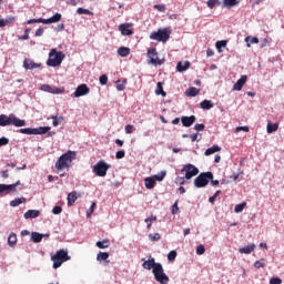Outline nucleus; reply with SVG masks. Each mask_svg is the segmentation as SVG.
<instances>
[{
	"mask_svg": "<svg viewBox=\"0 0 284 284\" xmlns=\"http://www.w3.org/2000/svg\"><path fill=\"white\" fill-rule=\"evenodd\" d=\"M77 159V152L68 151L62 154L55 162V170L61 172V170H68L72 165V162Z\"/></svg>",
	"mask_w": 284,
	"mask_h": 284,
	"instance_id": "f257e3e1",
	"label": "nucleus"
},
{
	"mask_svg": "<svg viewBox=\"0 0 284 284\" xmlns=\"http://www.w3.org/2000/svg\"><path fill=\"white\" fill-rule=\"evenodd\" d=\"M7 125H14V128H23L26 125V120L17 118L13 113L0 114V128H7Z\"/></svg>",
	"mask_w": 284,
	"mask_h": 284,
	"instance_id": "f03ea898",
	"label": "nucleus"
},
{
	"mask_svg": "<svg viewBox=\"0 0 284 284\" xmlns=\"http://www.w3.org/2000/svg\"><path fill=\"white\" fill-rule=\"evenodd\" d=\"M63 59H65V54H63V52H58L57 49H52L49 53L47 65L50 68H59V65L63 63Z\"/></svg>",
	"mask_w": 284,
	"mask_h": 284,
	"instance_id": "7ed1b4c3",
	"label": "nucleus"
},
{
	"mask_svg": "<svg viewBox=\"0 0 284 284\" xmlns=\"http://www.w3.org/2000/svg\"><path fill=\"white\" fill-rule=\"evenodd\" d=\"M70 255H68V251L60 250L58 251L52 257L51 261H53V270H59L65 261H70Z\"/></svg>",
	"mask_w": 284,
	"mask_h": 284,
	"instance_id": "20e7f679",
	"label": "nucleus"
},
{
	"mask_svg": "<svg viewBox=\"0 0 284 284\" xmlns=\"http://www.w3.org/2000/svg\"><path fill=\"white\" fill-rule=\"evenodd\" d=\"M152 273H153L155 281L159 284L170 283V277L165 274V271L163 270L162 264H156L155 267L153 268Z\"/></svg>",
	"mask_w": 284,
	"mask_h": 284,
	"instance_id": "39448f33",
	"label": "nucleus"
},
{
	"mask_svg": "<svg viewBox=\"0 0 284 284\" xmlns=\"http://www.w3.org/2000/svg\"><path fill=\"white\" fill-rule=\"evenodd\" d=\"M152 273H153L155 281L159 284L170 283V277L165 274V271L163 270L162 264H156L155 267L153 268Z\"/></svg>",
	"mask_w": 284,
	"mask_h": 284,
	"instance_id": "423d86ee",
	"label": "nucleus"
},
{
	"mask_svg": "<svg viewBox=\"0 0 284 284\" xmlns=\"http://www.w3.org/2000/svg\"><path fill=\"white\" fill-rule=\"evenodd\" d=\"M170 34H172V32L168 29H159L158 31H153L150 34V39L152 41H160L162 43H166V41H170Z\"/></svg>",
	"mask_w": 284,
	"mask_h": 284,
	"instance_id": "0eeeda50",
	"label": "nucleus"
},
{
	"mask_svg": "<svg viewBox=\"0 0 284 284\" xmlns=\"http://www.w3.org/2000/svg\"><path fill=\"white\" fill-rule=\"evenodd\" d=\"M214 179V173L212 172H203L194 180L195 187H206L209 185L210 181Z\"/></svg>",
	"mask_w": 284,
	"mask_h": 284,
	"instance_id": "6e6552de",
	"label": "nucleus"
},
{
	"mask_svg": "<svg viewBox=\"0 0 284 284\" xmlns=\"http://www.w3.org/2000/svg\"><path fill=\"white\" fill-rule=\"evenodd\" d=\"M111 165L105 163V161L100 160L97 162V164L93 166V172L95 173V176H106L108 170H110Z\"/></svg>",
	"mask_w": 284,
	"mask_h": 284,
	"instance_id": "1a4fd4ad",
	"label": "nucleus"
},
{
	"mask_svg": "<svg viewBox=\"0 0 284 284\" xmlns=\"http://www.w3.org/2000/svg\"><path fill=\"white\" fill-rule=\"evenodd\" d=\"M181 172H185V179L190 180V179L199 175V168H196L193 164H186V165L183 166Z\"/></svg>",
	"mask_w": 284,
	"mask_h": 284,
	"instance_id": "9d476101",
	"label": "nucleus"
},
{
	"mask_svg": "<svg viewBox=\"0 0 284 284\" xmlns=\"http://www.w3.org/2000/svg\"><path fill=\"white\" fill-rule=\"evenodd\" d=\"M20 183L21 181L13 184H0V194H10L11 192H17V185Z\"/></svg>",
	"mask_w": 284,
	"mask_h": 284,
	"instance_id": "9b49d317",
	"label": "nucleus"
},
{
	"mask_svg": "<svg viewBox=\"0 0 284 284\" xmlns=\"http://www.w3.org/2000/svg\"><path fill=\"white\" fill-rule=\"evenodd\" d=\"M148 57H149L150 63H152V65H161L162 62L159 59V52H156V49H149Z\"/></svg>",
	"mask_w": 284,
	"mask_h": 284,
	"instance_id": "f8f14e48",
	"label": "nucleus"
},
{
	"mask_svg": "<svg viewBox=\"0 0 284 284\" xmlns=\"http://www.w3.org/2000/svg\"><path fill=\"white\" fill-rule=\"evenodd\" d=\"M85 94H90V88L88 87V84L78 85V88L73 92V97H75V99H79V97H85Z\"/></svg>",
	"mask_w": 284,
	"mask_h": 284,
	"instance_id": "ddd939ff",
	"label": "nucleus"
},
{
	"mask_svg": "<svg viewBox=\"0 0 284 284\" xmlns=\"http://www.w3.org/2000/svg\"><path fill=\"white\" fill-rule=\"evenodd\" d=\"M40 90H42V92H49L50 94H63V89L49 84H43Z\"/></svg>",
	"mask_w": 284,
	"mask_h": 284,
	"instance_id": "4468645a",
	"label": "nucleus"
},
{
	"mask_svg": "<svg viewBox=\"0 0 284 284\" xmlns=\"http://www.w3.org/2000/svg\"><path fill=\"white\" fill-rule=\"evenodd\" d=\"M181 121H182V125L184 128H192V125H194V123H196V116L195 115L182 116Z\"/></svg>",
	"mask_w": 284,
	"mask_h": 284,
	"instance_id": "2eb2a0df",
	"label": "nucleus"
},
{
	"mask_svg": "<svg viewBox=\"0 0 284 284\" xmlns=\"http://www.w3.org/2000/svg\"><path fill=\"white\" fill-rule=\"evenodd\" d=\"M130 23H122L119 26V30L123 37H131V34H134V31L130 29Z\"/></svg>",
	"mask_w": 284,
	"mask_h": 284,
	"instance_id": "dca6fc26",
	"label": "nucleus"
},
{
	"mask_svg": "<svg viewBox=\"0 0 284 284\" xmlns=\"http://www.w3.org/2000/svg\"><path fill=\"white\" fill-rule=\"evenodd\" d=\"M161 263H156L154 257H150L148 261H144V263L142 264V267L144 270H152V272H154V267H156V265H160Z\"/></svg>",
	"mask_w": 284,
	"mask_h": 284,
	"instance_id": "f3484780",
	"label": "nucleus"
},
{
	"mask_svg": "<svg viewBox=\"0 0 284 284\" xmlns=\"http://www.w3.org/2000/svg\"><path fill=\"white\" fill-rule=\"evenodd\" d=\"M245 83H247V75H242L241 79H239L235 82L233 90L241 92V90H243V85H245Z\"/></svg>",
	"mask_w": 284,
	"mask_h": 284,
	"instance_id": "a211bd4d",
	"label": "nucleus"
},
{
	"mask_svg": "<svg viewBox=\"0 0 284 284\" xmlns=\"http://www.w3.org/2000/svg\"><path fill=\"white\" fill-rule=\"evenodd\" d=\"M23 68L26 70H37V68H41V64L40 63H36L32 60L24 59Z\"/></svg>",
	"mask_w": 284,
	"mask_h": 284,
	"instance_id": "6ab92c4d",
	"label": "nucleus"
},
{
	"mask_svg": "<svg viewBox=\"0 0 284 284\" xmlns=\"http://www.w3.org/2000/svg\"><path fill=\"white\" fill-rule=\"evenodd\" d=\"M61 13H55L53 17L49 19H43L44 26H50V23H59L61 21Z\"/></svg>",
	"mask_w": 284,
	"mask_h": 284,
	"instance_id": "aec40b11",
	"label": "nucleus"
},
{
	"mask_svg": "<svg viewBox=\"0 0 284 284\" xmlns=\"http://www.w3.org/2000/svg\"><path fill=\"white\" fill-rule=\"evenodd\" d=\"M144 185H145L146 190H154V187L156 186V181L154 180L153 176L145 178Z\"/></svg>",
	"mask_w": 284,
	"mask_h": 284,
	"instance_id": "412c9836",
	"label": "nucleus"
},
{
	"mask_svg": "<svg viewBox=\"0 0 284 284\" xmlns=\"http://www.w3.org/2000/svg\"><path fill=\"white\" fill-rule=\"evenodd\" d=\"M254 250H256V245L251 244V245L239 248V252H240V254H252V252H254Z\"/></svg>",
	"mask_w": 284,
	"mask_h": 284,
	"instance_id": "4be33fe9",
	"label": "nucleus"
},
{
	"mask_svg": "<svg viewBox=\"0 0 284 284\" xmlns=\"http://www.w3.org/2000/svg\"><path fill=\"white\" fill-rule=\"evenodd\" d=\"M77 191H72L71 193L68 194V205L69 207H72L74 203H77Z\"/></svg>",
	"mask_w": 284,
	"mask_h": 284,
	"instance_id": "5701e85b",
	"label": "nucleus"
},
{
	"mask_svg": "<svg viewBox=\"0 0 284 284\" xmlns=\"http://www.w3.org/2000/svg\"><path fill=\"white\" fill-rule=\"evenodd\" d=\"M40 214L41 212L37 210H29L24 213V219H37Z\"/></svg>",
	"mask_w": 284,
	"mask_h": 284,
	"instance_id": "b1692460",
	"label": "nucleus"
},
{
	"mask_svg": "<svg viewBox=\"0 0 284 284\" xmlns=\"http://www.w3.org/2000/svg\"><path fill=\"white\" fill-rule=\"evenodd\" d=\"M216 152H221V146L219 145H213L204 152L205 156H211V154H216Z\"/></svg>",
	"mask_w": 284,
	"mask_h": 284,
	"instance_id": "393cba45",
	"label": "nucleus"
},
{
	"mask_svg": "<svg viewBox=\"0 0 284 284\" xmlns=\"http://www.w3.org/2000/svg\"><path fill=\"white\" fill-rule=\"evenodd\" d=\"M95 245L99 250H106V247H110V240L105 239L103 241H98Z\"/></svg>",
	"mask_w": 284,
	"mask_h": 284,
	"instance_id": "a878e982",
	"label": "nucleus"
},
{
	"mask_svg": "<svg viewBox=\"0 0 284 284\" xmlns=\"http://www.w3.org/2000/svg\"><path fill=\"white\" fill-rule=\"evenodd\" d=\"M190 68V61H185L183 62H179L176 65V70L178 72H185V70H187Z\"/></svg>",
	"mask_w": 284,
	"mask_h": 284,
	"instance_id": "bb28decb",
	"label": "nucleus"
},
{
	"mask_svg": "<svg viewBox=\"0 0 284 284\" xmlns=\"http://www.w3.org/2000/svg\"><path fill=\"white\" fill-rule=\"evenodd\" d=\"M277 130H278V123H272V122L267 123L266 132L268 134H272V133L276 132Z\"/></svg>",
	"mask_w": 284,
	"mask_h": 284,
	"instance_id": "cd10ccee",
	"label": "nucleus"
},
{
	"mask_svg": "<svg viewBox=\"0 0 284 284\" xmlns=\"http://www.w3.org/2000/svg\"><path fill=\"white\" fill-rule=\"evenodd\" d=\"M201 92L196 87H191L185 91L186 97H196Z\"/></svg>",
	"mask_w": 284,
	"mask_h": 284,
	"instance_id": "c85d7f7f",
	"label": "nucleus"
},
{
	"mask_svg": "<svg viewBox=\"0 0 284 284\" xmlns=\"http://www.w3.org/2000/svg\"><path fill=\"white\" fill-rule=\"evenodd\" d=\"M34 131V134H48V132L50 131V130H52V128H50V126H39V128H37V129H33Z\"/></svg>",
	"mask_w": 284,
	"mask_h": 284,
	"instance_id": "c756f323",
	"label": "nucleus"
},
{
	"mask_svg": "<svg viewBox=\"0 0 284 284\" xmlns=\"http://www.w3.org/2000/svg\"><path fill=\"white\" fill-rule=\"evenodd\" d=\"M202 110H212L214 108V103L211 100H204L200 103Z\"/></svg>",
	"mask_w": 284,
	"mask_h": 284,
	"instance_id": "7c9ffc66",
	"label": "nucleus"
},
{
	"mask_svg": "<svg viewBox=\"0 0 284 284\" xmlns=\"http://www.w3.org/2000/svg\"><path fill=\"white\" fill-rule=\"evenodd\" d=\"M118 54H119V57H129L130 48H128V47H120L118 49Z\"/></svg>",
	"mask_w": 284,
	"mask_h": 284,
	"instance_id": "2f4dec72",
	"label": "nucleus"
},
{
	"mask_svg": "<svg viewBox=\"0 0 284 284\" xmlns=\"http://www.w3.org/2000/svg\"><path fill=\"white\" fill-rule=\"evenodd\" d=\"M225 8H234V6H239L241 0H223Z\"/></svg>",
	"mask_w": 284,
	"mask_h": 284,
	"instance_id": "473e14b6",
	"label": "nucleus"
},
{
	"mask_svg": "<svg viewBox=\"0 0 284 284\" xmlns=\"http://www.w3.org/2000/svg\"><path fill=\"white\" fill-rule=\"evenodd\" d=\"M21 203H26V197H18L16 200H12L10 202V206L11 207H19V205H21Z\"/></svg>",
	"mask_w": 284,
	"mask_h": 284,
	"instance_id": "72a5a7b5",
	"label": "nucleus"
},
{
	"mask_svg": "<svg viewBox=\"0 0 284 284\" xmlns=\"http://www.w3.org/2000/svg\"><path fill=\"white\" fill-rule=\"evenodd\" d=\"M8 245L10 247H14V245H17V234L10 233V235L8 237Z\"/></svg>",
	"mask_w": 284,
	"mask_h": 284,
	"instance_id": "f704fd0d",
	"label": "nucleus"
},
{
	"mask_svg": "<svg viewBox=\"0 0 284 284\" xmlns=\"http://www.w3.org/2000/svg\"><path fill=\"white\" fill-rule=\"evenodd\" d=\"M31 240L33 241V243H41V241H43V235H41V233L33 232L31 234Z\"/></svg>",
	"mask_w": 284,
	"mask_h": 284,
	"instance_id": "c9c22d12",
	"label": "nucleus"
},
{
	"mask_svg": "<svg viewBox=\"0 0 284 284\" xmlns=\"http://www.w3.org/2000/svg\"><path fill=\"white\" fill-rule=\"evenodd\" d=\"M108 258H110V253L108 252H100L97 255V261H99L101 263V261H108Z\"/></svg>",
	"mask_w": 284,
	"mask_h": 284,
	"instance_id": "e433bc0d",
	"label": "nucleus"
},
{
	"mask_svg": "<svg viewBox=\"0 0 284 284\" xmlns=\"http://www.w3.org/2000/svg\"><path fill=\"white\" fill-rule=\"evenodd\" d=\"M155 94H161L162 97H166L168 93L163 91V82H158Z\"/></svg>",
	"mask_w": 284,
	"mask_h": 284,
	"instance_id": "4c0bfd02",
	"label": "nucleus"
},
{
	"mask_svg": "<svg viewBox=\"0 0 284 284\" xmlns=\"http://www.w3.org/2000/svg\"><path fill=\"white\" fill-rule=\"evenodd\" d=\"M128 83L126 80H123L121 82V80L116 81V90H119V92H123V90H125V84Z\"/></svg>",
	"mask_w": 284,
	"mask_h": 284,
	"instance_id": "58836bf2",
	"label": "nucleus"
},
{
	"mask_svg": "<svg viewBox=\"0 0 284 284\" xmlns=\"http://www.w3.org/2000/svg\"><path fill=\"white\" fill-rule=\"evenodd\" d=\"M165 176H168V172L161 171L159 174L153 175V179H154V181H163V179H165Z\"/></svg>",
	"mask_w": 284,
	"mask_h": 284,
	"instance_id": "ea45409f",
	"label": "nucleus"
},
{
	"mask_svg": "<svg viewBox=\"0 0 284 284\" xmlns=\"http://www.w3.org/2000/svg\"><path fill=\"white\" fill-rule=\"evenodd\" d=\"M206 6H207V8L213 10V8H216V6H221V1H219V0H209L206 2Z\"/></svg>",
	"mask_w": 284,
	"mask_h": 284,
	"instance_id": "a19ab883",
	"label": "nucleus"
},
{
	"mask_svg": "<svg viewBox=\"0 0 284 284\" xmlns=\"http://www.w3.org/2000/svg\"><path fill=\"white\" fill-rule=\"evenodd\" d=\"M247 205V203L243 202L241 204L235 205L234 212L236 214L241 213L243 210H245V206Z\"/></svg>",
	"mask_w": 284,
	"mask_h": 284,
	"instance_id": "79ce46f5",
	"label": "nucleus"
},
{
	"mask_svg": "<svg viewBox=\"0 0 284 284\" xmlns=\"http://www.w3.org/2000/svg\"><path fill=\"white\" fill-rule=\"evenodd\" d=\"M77 13L78 14H89L92 17V14H94L92 11H90L89 9H83V8H78L77 9Z\"/></svg>",
	"mask_w": 284,
	"mask_h": 284,
	"instance_id": "37998d69",
	"label": "nucleus"
},
{
	"mask_svg": "<svg viewBox=\"0 0 284 284\" xmlns=\"http://www.w3.org/2000/svg\"><path fill=\"white\" fill-rule=\"evenodd\" d=\"M245 41L247 43V48H251V43H258V38L246 37Z\"/></svg>",
	"mask_w": 284,
	"mask_h": 284,
	"instance_id": "c03bdc74",
	"label": "nucleus"
},
{
	"mask_svg": "<svg viewBox=\"0 0 284 284\" xmlns=\"http://www.w3.org/2000/svg\"><path fill=\"white\" fill-rule=\"evenodd\" d=\"M227 41L221 40L215 43V47L217 48L219 52H221V48H226Z\"/></svg>",
	"mask_w": 284,
	"mask_h": 284,
	"instance_id": "a18cd8bd",
	"label": "nucleus"
},
{
	"mask_svg": "<svg viewBox=\"0 0 284 284\" xmlns=\"http://www.w3.org/2000/svg\"><path fill=\"white\" fill-rule=\"evenodd\" d=\"M254 267H256V270H261V267H265V258H262L260 261H256L254 263Z\"/></svg>",
	"mask_w": 284,
	"mask_h": 284,
	"instance_id": "49530a36",
	"label": "nucleus"
},
{
	"mask_svg": "<svg viewBox=\"0 0 284 284\" xmlns=\"http://www.w3.org/2000/svg\"><path fill=\"white\" fill-rule=\"evenodd\" d=\"M19 132L20 134H34V129L32 128L20 129Z\"/></svg>",
	"mask_w": 284,
	"mask_h": 284,
	"instance_id": "de8ad7c7",
	"label": "nucleus"
},
{
	"mask_svg": "<svg viewBox=\"0 0 284 284\" xmlns=\"http://www.w3.org/2000/svg\"><path fill=\"white\" fill-rule=\"evenodd\" d=\"M196 254L197 256H202V254H205V246L200 244L197 247H196Z\"/></svg>",
	"mask_w": 284,
	"mask_h": 284,
	"instance_id": "09e8293b",
	"label": "nucleus"
},
{
	"mask_svg": "<svg viewBox=\"0 0 284 284\" xmlns=\"http://www.w3.org/2000/svg\"><path fill=\"white\" fill-rule=\"evenodd\" d=\"M134 125H132V124H128V125H125V128H124V132H125V134H132L133 132H134Z\"/></svg>",
	"mask_w": 284,
	"mask_h": 284,
	"instance_id": "8fccbe9b",
	"label": "nucleus"
},
{
	"mask_svg": "<svg viewBox=\"0 0 284 284\" xmlns=\"http://www.w3.org/2000/svg\"><path fill=\"white\" fill-rule=\"evenodd\" d=\"M150 241H161V234L154 233L149 235Z\"/></svg>",
	"mask_w": 284,
	"mask_h": 284,
	"instance_id": "3c124183",
	"label": "nucleus"
},
{
	"mask_svg": "<svg viewBox=\"0 0 284 284\" xmlns=\"http://www.w3.org/2000/svg\"><path fill=\"white\" fill-rule=\"evenodd\" d=\"M100 85H108V75L106 74H102L100 77Z\"/></svg>",
	"mask_w": 284,
	"mask_h": 284,
	"instance_id": "603ef678",
	"label": "nucleus"
},
{
	"mask_svg": "<svg viewBox=\"0 0 284 284\" xmlns=\"http://www.w3.org/2000/svg\"><path fill=\"white\" fill-rule=\"evenodd\" d=\"M176 260V251H171L168 254V261H175Z\"/></svg>",
	"mask_w": 284,
	"mask_h": 284,
	"instance_id": "864d4df0",
	"label": "nucleus"
},
{
	"mask_svg": "<svg viewBox=\"0 0 284 284\" xmlns=\"http://www.w3.org/2000/svg\"><path fill=\"white\" fill-rule=\"evenodd\" d=\"M172 214H179V200L172 205Z\"/></svg>",
	"mask_w": 284,
	"mask_h": 284,
	"instance_id": "5fc2aeb1",
	"label": "nucleus"
},
{
	"mask_svg": "<svg viewBox=\"0 0 284 284\" xmlns=\"http://www.w3.org/2000/svg\"><path fill=\"white\" fill-rule=\"evenodd\" d=\"M270 284H283V280H281L280 277H272L270 280Z\"/></svg>",
	"mask_w": 284,
	"mask_h": 284,
	"instance_id": "6e6d98bb",
	"label": "nucleus"
},
{
	"mask_svg": "<svg viewBox=\"0 0 284 284\" xmlns=\"http://www.w3.org/2000/svg\"><path fill=\"white\" fill-rule=\"evenodd\" d=\"M154 10H158L159 12H165V4H154Z\"/></svg>",
	"mask_w": 284,
	"mask_h": 284,
	"instance_id": "4d7b16f0",
	"label": "nucleus"
},
{
	"mask_svg": "<svg viewBox=\"0 0 284 284\" xmlns=\"http://www.w3.org/2000/svg\"><path fill=\"white\" fill-rule=\"evenodd\" d=\"M29 26L32 24V23H43V18H40V19H30L28 20L27 22Z\"/></svg>",
	"mask_w": 284,
	"mask_h": 284,
	"instance_id": "13d9d810",
	"label": "nucleus"
},
{
	"mask_svg": "<svg viewBox=\"0 0 284 284\" xmlns=\"http://www.w3.org/2000/svg\"><path fill=\"white\" fill-rule=\"evenodd\" d=\"M10 143V140L6 136L0 138V148L3 145H8Z\"/></svg>",
	"mask_w": 284,
	"mask_h": 284,
	"instance_id": "bf43d9fd",
	"label": "nucleus"
},
{
	"mask_svg": "<svg viewBox=\"0 0 284 284\" xmlns=\"http://www.w3.org/2000/svg\"><path fill=\"white\" fill-rule=\"evenodd\" d=\"M61 212H63V207L57 205L52 209V213L53 214H61Z\"/></svg>",
	"mask_w": 284,
	"mask_h": 284,
	"instance_id": "052dcab7",
	"label": "nucleus"
},
{
	"mask_svg": "<svg viewBox=\"0 0 284 284\" xmlns=\"http://www.w3.org/2000/svg\"><path fill=\"white\" fill-rule=\"evenodd\" d=\"M235 132H250V126H237Z\"/></svg>",
	"mask_w": 284,
	"mask_h": 284,
	"instance_id": "680f3d73",
	"label": "nucleus"
},
{
	"mask_svg": "<svg viewBox=\"0 0 284 284\" xmlns=\"http://www.w3.org/2000/svg\"><path fill=\"white\" fill-rule=\"evenodd\" d=\"M94 207H97V203H92L90 206L89 212H87V216H92V214L94 213Z\"/></svg>",
	"mask_w": 284,
	"mask_h": 284,
	"instance_id": "e2e57ef3",
	"label": "nucleus"
},
{
	"mask_svg": "<svg viewBox=\"0 0 284 284\" xmlns=\"http://www.w3.org/2000/svg\"><path fill=\"white\" fill-rule=\"evenodd\" d=\"M23 41H28L30 39V29L24 30V34L21 38Z\"/></svg>",
	"mask_w": 284,
	"mask_h": 284,
	"instance_id": "0e129e2a",
	"label": "nucleus"
},
{
	"mask_svg": "<svg viewBox=\"0 0 284 284\" xmlns=\"http://www.w3.org/2000/svg\"><path fill=\"white\" fill-rule=\"evenodd\" d=\"M115 159H125V151H118L115 153Z\"/></svg>",
	"mask_w": 284,
	"mask_h": 284,
	"instance_id": "69168bd1",
	"label": "nucleus"
},
{
	"mask_svg": "<svg viewBox=\"0 0 284 284\" xmlns=\"http://www.w3.org/2000/svg\"><path fill=\"white\" fill-rule=\"evenodd\" d=\"M194 130L197 132H203V130H205V124H195Z\"/></svg>",
	"mask_w": 284,
	"mask_h": 284,
	"instance_id": "338daca9",
	"label": "nucleus"
},
{
	"mask_svg": "<svg viewBox=\"0 0 284 284\" xmlns=\"http://www.w3.org/2000/svg\"><path fill=\"white\" fill-rule=\"evenodd\" d=\"M36 37H43V28H39V29L36 31Z\"/></svg>",
	"mask_w": 284,
	"mask_h": 284,
	"instance_id": "774afa93",
	"label": "nucleus"
}]
</instances>
